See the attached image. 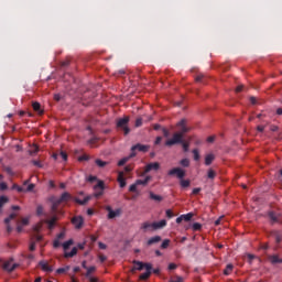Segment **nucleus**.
Returning <instances> with one entry per match:
<instances>
[{"label": "nucleus", "mask_w": 282, "mask_h": 282, "mask_svg": "<svg viewBox=\"0 0 282 282\" xmlns=\"http://www.w3.org/2000/svg\"><path fill=\"white\" fill-rule=\"evenodd\" d=\"M69 199H72V194L70 193H67V192H64L59 198H57L56 196H52L50 198V202L52 204L51 206V210H52V214L55 215V213H61L58 212V206H61L62 204H65L67 202H69Z\"/></svg>", "instance_id": "obj_1"}, {"label": "nucleus", "mask_w": 282, "mask_h": 282, "mask_svg": "<svg viewBox=\"0 0 282 282\" xmlns=\"http://www.w3.org/2000/svg\"><path fill=\"white\" fill-rule=\"evenodd\" d=\"M167 175L171 177L175 175L180 180L181 188H188V186H191V180H184V177H186V171L182 167H174L170 170Z\"/></svg>", "instance_id": "obj_2"}, {"label": "nucleus", "mask_w": 282, "mask_h": 282, "mask_svg": "<svg viewBox=\"0 0 282 282\" xmlns=\"http://www.w3.org/2000/svg\"><path fill=\"white\" fill-rule=\"evenodd\" d=\"M164 227H166V219H162L158 223L145 221L141 225V230H143V232H149L153 230H160Z\"/></svg>", "instance_id": "obj_3"}, {"label": "nucleus", "mask_w": 282, "mask_h": 282, "mask_svg": "<svg viewBox=\"0 0 282 282\" xmlns=\"http://www.w3.org/2000/svg\"><path fill=\"white\" fill-rule=\"evenodd\" d=\"M129 120L130 119L127 116L117 120V129H119V131H123V135H129V133H131Z\"/></svg>", "instance_id": "obj_4"}, {"label": "nucleus", "mask_w": 282, "mask_h": 282, "mask_svg": "<svg viewBox=\"0 0 282 282\" xmlns=\"http://www.w3.org/2000/svg\"><path fill=\"white\" fill-rule=\"evenodd\" d=\"M184 140V137L182 135V133H174L172 139H169L165 142V147H174V144H181V142Z\"/></svg>", "instance_id": "obj_5"}, {"label": "nucleus", "mask_w": 282, "mask_h": 282, "mask_svg": "<svg viewBox=\"0 0 282 282\" xmlns=\"http://www.w3.org/2000/svg\"><path fill=\"white\" fill-rule=\"evenodd\" d=\"M95 197H102L105 193V181H98L94 186Z\"/></svg>", "instance_id": "obj_6"}, {"label": "nucleus", "mask_w": 282, "mask_h": 282, "mask_svg": "<svg viewBox=\"0 0 282 282\" xmlns=\"http://www.w3.org/2000/svg\"><path fill=\"white\" fill-rule=\"evenodd\" d=\"M51 219H46L45 224L48 226V230H54V226H56V221H58V213L53 214L51 209Z\"/></svg>", "instance_id": "obj_7"}, {"label": "nucleus", "mask_w": 282, "mask_h": 282, "mask_svg": "<svg viewBox=\"0 0 282 282\" xmlns=\"http://www.w3.org/2000/svg\"><path fill=\"white\" fill-rule=\"evenodd\" d=\"M176 127L180 129L178 133H182V137L184 138V134L188 133L191 131V128L186 126V119H182L177 122Z\"/></svg>", "instance_id": "obj_8"}, {"label": "nucleus", "mask_w": 282, "mask_h": 282, "mask_svg": "<svg viewBox=\"0 0 282 282\" xmlns=\"http://www.w3.org/2000/svg\"><path fill=\"white\" fill-rule=\"evenodd\" d=\"M151 171H160V164L158 162L149 163L144 167L143 175H147V173H151Z\"/></svg>", "instance_id": "obj_9"}, {"label": "nucleus", "mask_w": 282, "mask_h": 282, "mask_svg": "<svg viewBox=\"0 0 282 282\" xmlns=\"http://www.w3.org/2000/svg\"><path fill=\"white\" fill-rule=\"evenodd\" d=\"M106 210L108 212V219H116V217H120V213H122L120 209L113 210L111 206H106Z\"/></svg>", "instance_id": "obj_10"}, {"label": "nucleus", "mask_w": 282, "mask_h": 282, "mask_svg": "<svg viewBox=\"0 0 282 282\" xmlns=\"http://www.w3.org/2000/svg\"><path fill=\"white\" fill-rule=\"evenodd\" d=\"M3 270H6L7 272H14V270H17V268H19V264L14 263L12 264V259L8 260L3 263Z\"/></svg>", "instance_id": "obj_11"}, {"label": "nucleus", "mask_w": 282, "mask_h": 282, "mask_svg": "<svg viewBox=\"0 0 282 282\" xmlns=\"http://www.w3.org/2000/svg\"><path fill=\"white\" fill-rule=\"evenodd\" d=\"M147 272L142 273L139 279L141 281H147L151 276V270H153V264H145Z\"/></svg>", "instance_id": "obj_12"}, {"label": "nucleus", "mask_w": 282, "mask_h": 282, "mask_svg": "<svg viewBox=\"0 0 282 282\" xmlns=\"http://www.w3.org/2000/svg\"><path fill=\"white\" fill-rule=\"evenodd\" d=\"M72 224L75 225V228L80 229L83 228V224H85V220L83 219V216H76L72 219Z\"/></svg>", "instance_id": "obj_13"}, {"label": "nucleus", "mask_w": 282, "mask_h": 282, "mask_svg": "<svg viewBox=\"0 0 282 282\" xmlns=\"http://www.w3.org/2000/svg\"><path fill=\"white\" fill-rule=\"evenodd\" d=\"M131 151H141V153H147L149 151V145L138 143L131 148Z\"/></svg>", "instance_id": "obj_14"}, {"label": "nucleus", "mask_w": 282, "mask_h": 282, "mask_svg": "<svg viewBox=\"0 0 282 282\" xmlns=\"http://www.w3.org/2000/svg\"><path fill=\"white\" fill-rule=\"evenodd\" d=\"M39 265L41 267V269L43 270V272H54V268H52V265H50L47 262L45 261H40Z\"/></svg>", "instance_id": "obj_15"}, {"label": "nucleus", "mask_w": 282, "mask_h": 282, "mask_svg": "<svg viewBox=\"0 0 282 282\" xmlns=\"http://www.w3.org/2000/svg\"><path fill=\"white\" fill-rule=\"evenodd\" d=\"M117 181L119 182L120 188L127 186V180L124 178V172H119Z\"/></svg>", "instance_id": "obj_16"}, {"label": "nucleus", "mask_w": 282, "mask_h": 282, "mask_svg": "<svg viewBox=\"0 0 282 282\" xmlns=\"http://www.w3.org/2000/svg\"><path fill=\"white\" fill-rule=\"evenodd\" d=\"M268 259L270 263H272V265H276V263H282V258H279V256L276 254L269 256Z\"/></svg>", "instance_id": "obj_17"}, {"label": "nucleus", "mask_w": 282, "mask_h": 282, "mask_svg": "<svg viewBox=\"0 0 282 282\" xmlns=\"http://www.w3.org/2000/svg\"><path fill=\"white\" fill-rule=\"evenodd\" d=\"M133 264L135 270H144V268L147 269V265H151V263H144L141 261H133Z\"/></svg>", "instance_id": "obj_18"}, {"label": "nucleus", "mask_w": 282, "mask_h": 282, "mask_svg": "<svg viewBox=\"0 0 282 282\" xmlns=\"http://www.w3.org/2000/svg\"><path fill=\"white\" fill-rule=\"evenodd\" d=\"M215 162V154L209 153L205 156V165L210 166Z\"/></svg>", "instance_id": "obj_19"}, {"label": "nucleus", "mask_w": 282, "mask_h": 282, "mask_svg": "<svg viewBox=\"0 0 282 282\" xmlns=\"http://www.w3.org/2000/svg\"><path fill=\"white\" fill-rule=\"evenodd\" d=\"M33 111L39 113V116H43V109H41V104L39 101H35L32 104Z\"/></svg>", "instance_id": "obj_20"}, {"label": "nucleus", "mask_w": 282, "mask_h": 282, "mask_svg": "<svg viewBox=\"0 0 282 282\" xmlns=\"http://www.w3.org/2000/svg\"><path fill=\"white\" fill-rule=\"evenodd\" d=\"M271 237L274 239L275 243H281L282 235L279 231H272Z\"/></svg>", "instance_id": "obj_21"}, {"label": "nucleus", "mask_w": 282, "mask_h": 282, "mask_svg": "<svg viewBox=\"0 0 282 282\" xmlns=\"http://www.w3.org/2000/svg\"><path fill=\"white\" fill-rule=\"evenodd\" d=\"M151 182V176H145L144 180H137L134 183H137V186H147Z\"/></svg>", "instance_id": "obj_22"}, {"label": "nucleus", "mask_w": 282, "mask_h": 282, "mask_svg": "<svg viewBox=\"0 0 282 282\" xmlns=\"http://www.w3.org/2000/svg\"><path fill=\"white\" fill-rule=\"evenodd\" d=\"M78 254V248L74 247L70 252H65V259H72V257H76Z\"/></svg>", "instance_id": "obj_23"}, {"label": "nucleus", "mask_w": 282, "mask_h": 282, "mask_svg": "<svg viewBox=\"0 0 282 282\" xmlns=\"http://www.w3.org/2000/svg\"><path fill=\"white\" fill-rule=\"evenodd\" d=\"M162 241V237L154 236L148 240V246H153V243H160Z\"/></svg>", "instance_id": "obj_24"}, {"label": "nucleus", "mask_w": 282, "mask_h": 282, "mask_svg": "<svg viewBox=\"0 0 282 282\" xmlns=\"http://www.w3.org/2000/svg\"><path fill=\"white\" fill-rule=\"evenodd\" d=\"M10 202L8 196H0V213H3V206Z\"/></svg>", "instance_id": "obj_25"}, {"label": "nucleus", "mask_w": 282, "mask_h": 282, "mask_svg": "<svg viewBox=\"0 0 282 282\" xmlns=\"http://www.w3.org/2000/svg\"><path fill=\"white\" fill-rule=\"evenodd\" d=\"M91 199V196H86L83 200L76 198L75 202L77 204H79V206H85L86 204H88V202Z\"/></svg>", "instance_id": "obj_26"}, {"label": "nucleus", "mask_w": 282, "mask_h": 282, "mask_svg": "<svg viewBox=\"0 0 282 282\" xmlns=\"http://www.w3.org/2000/svg\"><path fill=\"white\" fill-rule=\"evenodd\" d=\"M150 199H153L154 202H162V199H164V198L160 195H156L153 192H150Z\"/></svg>", "instance_id": "obj_27"}, {"label": "nucleus", "mask_w": 282, "mask_h": 282, "mask_svg": "<svg viewBox=\"0 0 282 282\" xmlns=\"http://www.w3.org/2000/svg\"><path fill=\"white\" fill-rule=\"evenodd\" d=\"M95 163L97 164V166H99V169H105V166H107V164H109V162L102 161V160H100V159H97V160L95 161Z\"/></svg>", "instance_id": "obj_28"}, {"label": "nucleus", "mask_w": 282, "mask_h": 282, "mask_svg": "<svg viewBox=\"0 0 282 282\" xmlns=\"http://www.w3.org/2000/svg\"><path fill=\"white\" fill-rule=\"evenodd\" d=\"M207 177L208 180H215V177H217V172H215L213 169H209L207 172Z\"/></svg>", "instance_id": "obj_29"}, {"label": "nucleus", "mask_w": 282, "mask_h": 282, "mask_svg": "<svg viewBox=\"0 0 282 282\" xmlns=\"http://www.w3.org/2000/svg\"><path fill=\"white\" fill-rule=\"evenodd\" d=\"M269 218L271 219L272 224H276L279 221V216L274 212L269 213Z\"/></svg>", "instance_id": "obj_30"}, {"label": "nucleus", "mask_w": 282, "mask_h": 282, "mask_svg": "<svg viewBox=\"0 0 282 282\" xmlns=\"http://www.w3.org/2000/svg\"><path fill=\"white\" fill-rule=\"evenodd\" d=\"M183 221H191V219H193V213H188V214H183L181 215Z\"/></svg>", "instance_id": "obj_31"}, {"label": "nucleus", "mask_w": 282, "mask_h": 282, "mask_svg": "<svg viewBox=\"0 0 282 282\" xmlns=\"http://www.w3.org/2000/svg\"><path fill=\"white\" fill-rule=\"evenodd\" d=\"M62 246H63L64 250H69V247L74 246V240L69 239V240L65 241Z\"/></svg>", "instance_id": "obj_32"}, {"label": "nucleus", "mask_w": 282, "mask_h": 282, "mask_svg": "<svg viewBox=\"0 0 282 282\" xmlns=\"http://www.w3.org/2000/svg\"><path fill=\"white\" fill-rule=\"evenodd\" d=\"M69 265H66L64 268H59L56 270V274H65V272H69Z\"/></svg>", "instance_id": "obj_33"}, {"label": "nucleus", "mask_w": 282, "mask_h": 282, "mask_svg": "<svg viewBox=\"0 0 282 282\" xmlns=\"http://www.w3.org/2000/svg\"><path fill=\"white\" fill-rule=\"evenodd\" d=\"M181 144H182L183 151H184L185 153H188V149L191 148V143L183 140V141L181 142Z\"/></svg>", "instance_id": "obj_34"}, {"label": "nucleus", "mask_w": 282, "mask_h": 282, "mask_svg": "<svg viewBox=\"0 0 282 282\" xmlns=\"http://www.w3.org/2000/svg\"><path fill=\"white\" fill-rule=\"evenodd\" d=\"M234 265L232 264H227L226 269L224 270V274L226 276H229V274L232 272Z\"/></svg>", "instance_id": "obj_35"}, {"label": "nucleus", "mask_w": 282, "mask_h": 282, "mask_svg": "<svg viewBox=\"0 0 282 282\" xmlns=\"http://www.w3.org/2000/svg\"><path fill=\"white\" fill-rule=\"evenodd\" d=\"M31 241H35V243H39L40 241H43V236L39 235V234H35Z\"/></svg>", "instance_id": "obj_36"}, {"label": "nucleus", "mask_w": 282, "mask_h": 282, "mask_svg": "<svg viewBox=\"0 0 282 282\" xmlns=\"http://www.w3.org/2000/svg\"><path fill=\"white\" fill-rule=\"evenodd\" d=\"M192 153H193V155H194L195 162H199V159H200L199 150L194 149V150L192 151Z\"/></svg>", "instance_id": "obj_37"}, {"label": "nucleus", "mask_w": 282, "mask_h": 282, "mask_svg": "<svg viewBox=\"0 0 282 282\" xmlns=\"http://www.w3.org/2000/svg\"><path fill=\"white\" fill-rule=\"evenodd\" d=\"M12 219H17V214H10V216L8 218L4 219V224H10V221H12Z\"/></svg>", "instance_id": "obj_38"}, {"label": "nucleus", "mask_w": 282, "mask_h": 282, "mask_svg": "<svg viewBox=\"0 0 282 282\" xmlns=\"http://www.w3.org/2000/svg\"><path fill=\"white\" fill-rule=\"evenodd\" d=\"M180 164L184 167L191 166V161L188 159L181 160Z\"/></svg>", "instance_id": "obj_39"}, {"label": "nucleus", "mask_w": 282, "mask_h": 282, "mask_svg": "<svg viewBox=\"0 0 282 282\" xmlns=\"http://www.w3.org/2000/svg\"><path fill=\"white\" fill-rule=\"evenodd\" d=\"M86 278L91 276V272H96V267H88V269H86Z\"/></svg>", "instance_id": "obj_40"}, {"label": "nucleus", "mask_w": 282, "mask_h": 282, "mask_svg": "<svg viewBox=\"0 0 282 282\" xmlns=\"http://www.w3.org/2000/svg\"><path fill=\"white\" fill-rule=\"evenodd\" d=\"M13 191H18V193H25V188H23L22 186H19L17 184H14L12 186Z\"/></svg>", "instance_id": "obj_41"}, {"label": "nucleus", "mask_w": 282, "mask_h": 282, "mask_svg": "<svg viewBox=\"0 0 282 282\" xmlns=\"http://www.w3.org/2000/svg\"><path fill=\"white\" fill-rule=\"evenodd\" d=\"M36 185H34V183H31L28 185V187L24 189V193H32V191H34Z\"/></svg>", "instance_id": "obj_42"}, {"label": "nucleus", "mask_w": 282, "mask_h": 282, "mask_svg": "<svg viewBox=\"0 0 282 282\" xmlns=\"http://www.w3.org/2000/svg\"><path fill=\"white\" fill-rule=\"evenodd\" d=\"M127 162H129V158L128 156H124L123 159H121L119 162H118V166H124L127 164Z\"/></svg>", "instance_id": "obj_43"}, {"label": "nucleus", "mask_w": 282, "mask_h": 282, "mask_svg": "<svg viewBox=\"0 0 282 282\" xmlns=\"http://www.w3.org/2000/svg\"><path fill=\"white\" fill-rule=\"evenodd\" d=\"M175 280L171 279L169 282H184V278L182 275H175Z\"/></svg>", "instance_id": "obj_44"}, {"label": "nucleus", "mask_w": 282, "mask_h": 282, "mask_svg": "<svg viewBox=\"0 0 282 282\" xmlns=\"http://www.w3.org/2000/svg\"><path fill=\"white\" fill-rule=\"evenodd\" d=\"M129 192L130 193H138V185H137V183H133L132 185H130Z\"/></svg>", "instance_id": "obj_45"}, {"label": "nucleus", "mask_w": 282, "mask_h": 282, "mask_svg": "<svg viewBox=\"0 0 282 282\" xmlns=\"http://www.w3.org/2000/svg\"><path fill=\"white\" fill-rule=\"evenodd\" d=\"M171 243V240H169V239H165V240H163V242H162V245H161V248L163 249V250H166V248H169V245Z\"/></svg>", "instance_id": "obj_46"}, {"label": "nucleus", "mask_w": 282, "mask_h": 282, "mask_svg": "<svg viewBox=\"0 0 282 282\" xmlns=\"http://www.w3.org/2000/svg\"><path fill=\"white\" fill-rule=\"evenodd\" d=\"M31 155H36L39 153V145H33L30 150Z\"/></svg>", "instance_id": "obj_47"}, {"label": "nucleus", "mask_w": 282, "mask_h": 282, "mask_svg": "<svg viewBox=\"0 0 282 282\" xmlns=\"http://www.w3.org/2000/svg\"><path fill=\"white\" fill-rule=\"evenodd\" d=\"M29 250H31V252H34V250H36V241L31 240V243H30Z\"/></svg>", "instance_id": "obj_48"}, {"label": "nucleus", "mask_w": 282, "mask_h": 282, "mask_svg": "<svg viewBox=\"0 0 282 282\" xmlns=\"http://www.w3.org/2000/svg\"><path fill=\"white\" fill-rule=\"evenodd\" d=\"M193 230H202V224L199 223H194L192 226Z\"/></svg>", "instance_id": "obj_49"}, {"label": "nucleus", "mask_w": 282, "mask_h": 282, "mask_svg": "<svg viewBox=\"0 0 282 282\" xmlns=\"http://www.w3.org/2000/svg\"><path fill=\"white\" fill-rule=\"evenodd\" d=\"M87 160H89V155H87V154H84V155L78 158L79 162H87Z\"/></svg>", "instance_id": "obj_50"}, {"label": "nucleus", "mask_w": 282, "mask_h": 282, "mask_svg": "<svg viewBox=\"0 0 282 282\" xmlns=\"http://www.w3.org/2000/svg\"><path fill=\"white\" fill-rule=\"evenodd\" d=\"M165 215L167 219H173V210L166 209Z\"/></svg>", "instance_id": "obj_51"}, {"label": "nucleus", "mask_w": 282, "mask_h": 282, "mask_svg": "<svg viewBox=\"0 0 282 282\" xmlns=\"http://www.w3.org/2000/svg\"><path fill=\"white\" fill-rule=\"evenodd\" d=\"M162 133H163L164 138H169L171 135V132L166 128L162 129Z\"/></svg>", "instance_id": "obj_52"}, {"label": "nucleus", "mask_w": 282, "mask_h": 282, "mask_svg": "<svg viewBox=\"0 0 282 282\" xmlns=\"http://www.w3.org/2000/svg\"><path fill=\"white\" fill-rule=\"evenodd\" d=\"M202 193V187H196L192 191V195H199Z\"/></svg>", "instance_id": "obj_53"}, {"label": "nucleus", "mask_w": 282, "mask_h": 282, "mask_svg": "<svg viewBox=\"0 0 282 282\" xmlns=\"http://www.w3.org/2000/svg\"><path fill=\"white\" fill-rule=\"evenodd\" d=\"M43 210L44 209H43L42 205H39L36 208V215H39V216L43 215Z\"/></svg>", "instance_id": "obj_54"}, {"label": "nucleus", "mask_w": 282, "mask_h": 282, "mask_svg": "<svg viewBox=\"0 0 282 282\" xmlns=\"http://www.w3.org/2000/svg\"><path fill=\"white\" fill-rule=\"evenodd\" d=\"M88 182H90V183L98 182V177L90 175V176H88Z\"/></svg>", "instance_id": "obj_55"}, {"label": "nucleus", "mask_w": 282, "mask_h": 282, "mask_svg": "<svg viewBox=\"0 0 282 282\" xmlns=\"http://www.w3.org/2000/svg\"><path fill=\"white\" fill-rule=\"evenodd\" d=\"M195 80L196 83H202V80H204V75L203 74L197 75Z\"/></svg>", "instance_id": "obj_56"}, {"label": "nucleus", "mask_w": 282, "mask_h": 282, "mask_svg": "<svg viewBox=\"0 0 282 282\" xmlns=\"http://www.w3.org/2000/svg\"><path fill=\"white\" fill-rule=\"evenodd\" d=\"M6 173H8V175H14V172L12 171V167L8 166L4 169Z\"/></svg>", "instance_id": "obj_57"}, {"label": "nucleus", "mask_w": 282, "mask_h": 282, "mask_svg": "<svg viewBox=\"0 0 282 282\" xmlns=\"http://www.w3.org/2000/svg\"><path fill=\"white\" fill-rule=\"evenodd\" d=\"M59 158H62V160H64V162H67V154L65 152H61L59 153Z\"/></svg>", "instance_id": "obj_58"}, {"label": "nucleus", "mask_w": 282, "mask_h": 282, "mask_svg": "<svg viewBox=\"0 0 282 282\" xmlns=\"http://www.w3.org/2000/svg\"><path fill=\"white\" fill-rule=\"evenodd\" d=\"M167 270H177V264L170 263L169 267H167Z\"/></svg>", "instance_id": "obj_59"}, {"label": "nucleus", "mask_w": 282, "mask_h": 282, "mask_svg": "<svg viewBox=\"0 0 282 282\" xmlns=\"http://www.w3.org/2000/svg\"><path fill=\"white\" fill-rule=\"evenodd\" d=\"M124 171H126V173H131V171H133V165H127L124 167Z\"/></svg>", "instance_id": "obj_60"}, {"label": "nucleus", "mask_w": 282, "mask_h": 282, "mask_svg": "<svg viewBox=\"0 0 282 282\" xmlns=\"http://www.w3.org/2000/svg\"><path fill=\"white\" fill-rule=\"evenodd\" d=\"M54 248H59L61 247V241L58 239H55L53 242Z\"/></svg>", "instance_id": "obj_61"}, {"label": "nucleus", "mask_w": 282, "mask_h": 282, "mask_svg": "<svg viewBox=\"0 0 282 282\" xmlns=\"http://www.w3.org/2000/svg\"><path fill=\"white\" fill-rule=\"evenodd\" d=\"M99 261L101 262V263H105V261H107V256H104V254H99Z\"/></svg>", "instance_id": "obj_62"}, {"label": "nucleus", "mask_w": 282, "mask_h": 282, "mask_svg": "<svg viewBox=\"0 0 282 282\" xmlns=\"http://www.w3.org/2000/svg\"><path fill=\"white\" fill-rule=\"evenodd\" d=\"M7 189H8V184L0 183V191H7Z\"/></svg>", "instance_id": "obj_63"}, {"label": "nucleus", "mask_w": 282, "mask_h": 282, "mask_svg": "<svg viewBox=\"0 0 282 282\" xmlns=\"http://www.w3.org/2000/svg\"><path fill=\"white\" fill-rule=\"evenodd\" d=\"M135 127H142V118L135 120Z\"/></svg>", "instance_id": "obj_64"}]
</instances>
